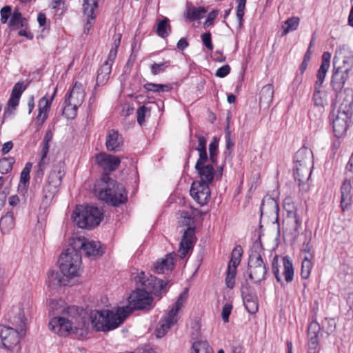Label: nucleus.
<instances>
[{
  "label": "nucleus",
  "instance_id": "obj_1",
  "mask_svg": "<svg viewBox=\"0 0 353 353\" xmlns=\"http://www.w3.org/2000/svg\"><path fill=\"white\" fill-rule=\"evenodd\" d=\"M144 276V272H141L136 279V281L141 283L145 289H139L133 292L129 296V305L125 307L130 308V313L134 310H148L152 302V297L150 294H160L167 285L162 279H157L155 276H150V278L145 279Z\"/></svg>",
  "mask_w": 353,
  "mask_h": 353
},
{
  "label": "nucleus",
  "instance_id": "obj_2",
  "mask_svg": "<svg viewBox=\"0 0 353 353\" xmlns=\"http://www.w3.org/2000/svg\"><path fill=\"white\" fill-rule=\"evenodd\" d=\"M128 307H118L112 310H94L90 314V320L93 327L97 331H109L119 327L130 314Z\"/></svg>",
  "mask_w": 353,
  "mask_h": 353
},
{
  "label": "nucleus",
  "instance_id": "obj_3",
  "mask_svg": "<svg viewBox=\"0 0 353 353\" xmlns=\"http://www.w3.org/2000/svg\"><path fill=\"white\" fill-rule=\"evenodd\" d=\"M94 190L100 200L112 205H118L127 200L123 185L111 179L108 174L103 175L100 183L94 185Z\"/></svg>",
  "mask_w": 353,
  "mask_h": 353
},
{
  "label": "nucleus",
  "instance_id": "obj_4",
  "mask_svg": "<svg viewBox=\"0 0 353 353\" xmlns=\"http://www.w3.org/2000/svg\"><path fill=\"white\" fill-rule=\"evenodd\" d=\"M65 174V164L59 161L53 164L47 181L43 187V202L50 204L59 190L62 179Z\"/></svg>",
  "mask_w": 353,
  "mask_h": 353
},
{
  "label": "nucleus",
  "instance_id": "obj_5",
  "mask_svg": "<svg viewBox=\"0 0 353 353\" xmlns=\"http://www.w3.org/2000/svg\"><path fill=\"white\" fill-rule=\"evenodd\" d=\"M331 54L325 52L322 55V62L316 74V81L314 83V90L312 96L314 105L315 108L324 109L327 105V92L323 89V83L324 82L326 74L330 68Z\"/></svg>",
  "mask_w": 353,
  "mask_h": 353
},
{
  "label": "nucleus",
  "instance_id": "obj_6",
  "mask_svg": "<svg viewBox=\"0 0 353 353\" xmlns=\"http://www.w3.org/2000/svg\"><path fill=\"white\" fill-rule=\"evenodd\" d=\"M102 217L101 210L92 205L77 206L72 215L73 221L79 228L88 229L98 226Z\"/></svg>",
  "mask_w": 353,
  "mask_h": 353
},
{
  "label": "nucleus",
  "instance_id": "obj_7",
  "mask_svg": "<svg viewBox=\"0 0 353 353\" xmlns=\"http://www.w3.org/2000/svg\"><path fill=\"white\" fill-rule=\"evenodd\" d=\"M81 256L76 248L67 249L59 258L61 272L66 277L73 278L79 276L81 271Z\"/></svg>",
  "mask_w": 353,
  "mask_h": 353
},
{
  "label": "nucleus",
  "instance_id": "obj_8",
  "mask_svg": "<svg viewBox=\"0 0 353 353\" xmlns=\"http://www.w3.org/2000/svg\"><path fill=\"white\" fill-rule=\"evenodd\" d=\"M188 297V291L185 289L182 292L172 308L168 311L165 316L160 321L156 330L158 338L164 336L170 327L178 321L177 313L184 306Z\"/></svg>",
  "mask_w": 353,
  "mask_h": 353
},
{
  "label": "nucleus",
  "instance_id": "obj_9",
  "mask_svg": "<svg viewBox=\"0 0 353 353\" xmlns=\"http://www.w3.org/2000/svg\"><path fill=\"white\" fill-rule=\"evenodd\" d=\"M352 96L345 103H342L336 112H333L330 114L332 121L333 130L336 137H341L345 134L348 127V120L352 114Z\"/></svg>",
  "mask_w": 353,
  "mask_h": 353
},
{
  "label": "nucleus",
  "instance_id": "obj_10",
  "mask_svg": "<svg viewBox=\"0 0 353 353\" xmlns=\"http://www.w3.org/2000/svg\"><path fill=\"white\" fill-rule=\"evenodd\" d=\"M255 250L250 254L248 261L249 277L254 283H258L265 279L267 269L261 255L258 253L257 250L261 248V245L255 243L253 245Z\"/></svg>",
  "mask_w": 353,
  "mask_h": 353
},
{
  "label": "nucleus",
  "instance_id": "obj_11",
  "mask_svg": "<svg viewBox=\"0 0 353 353\" xmlns=\"http://www.w3.org/2000/svg\"><path fill=\"white\" fill-rule=\"evenodd\" d=\"M346 178L341 185V207L343 211L348 210L352 205V195L351 190L353 183V153L346 165Z\"/></svg>",
  "mask_w": 353,
  "mask_h": 353
},
{
  "label": "nucleus",
  "instance_id": "obj_12",
  "mask_svg": "<svg viewBox=\"0 0 353 353\" xmlns=\"http://www.w3.org/2000/svg\"><path fill=\"white\" fill-rule=\"evenodd\" d=\"M20 334L18 328L0 325V344L8 350L19 349Z\"/></svg>",
  "mask_w": 353,
  "mask_h": 353
},
{
  "label": "nucleus",
  "instance_id": "obj_13",
  "mask_svg": "<svg viewBox=\"0 0 353 353\" xmlns=\"http://www.w3.org/2000/svg\"><path fill=\"white\" fill-rule=\"evenodd\" d=\"M334 69L345 74L353 67V54L345 49H340L336 52L333 60Z\"/></svg>",
  "mask_w": 353,
  "mask_h": 353
},
{
  "label": "nucleus",
  "instance_id": "obj_14",
  "mask_svg": "<svg viewBox=\"0 0 353 353\" xmlns=\"http://www.w3.org/2000/svg\"><path fill=\"white\" fill-rule=\"evenodd\" d=\"M72 323L74 322L71 317L57 316L50 321L49 327L58 335L65 336L73 333Z\"/></svg>",
  "mask_w": 353,
  "mask_h": 353
},
{
  "label": "nucleus",
  "instance_id": "obj_15",
  "mask_svg": "<svg viewBox=\"0 0 353 353\" xmlns=\"http://www.w3.org/2000/svg\"><path fill=\"white\" fill-rule=\"evenodd\" d=\"M74 244L75 247H79L80 251L88 257L101 256L103 253L99 241H90L84 237H78Z\"/></svg>",
  "mask_w": 353,
  "mask_h": 353
},
{
  "label": "nucleus",
  "instance_id": "obj_16",
  "mask_svg": "<svg viewBox=\"0 0 353 353\" xmlns=\"http://www.w3.org/2000/svg\"><path fill=\"white\" fill-rule=\"evenodd\" d=\"M214 164L209 163L205 165H200L199 166L195 165V170L199 178L198 182H202L203 183L210 184L214 178L216 177L217 179H221L222 176L223 167L220 166L218 168V173L215 174L214 168Z\"/></svg>",
  "mask_w": 353,
  "mask_h": 353
},
{
  "label": "nucleus",
  "instance_id": "obj_17",
  "mask_svg": "<svg viewBox=\"0 0 353 353\" xmlns=\"http://www.w3.org/2000/svg\"><path fill=\"white\" fill-rule=\"evenodd\" d=\"M208 183L194 181L190 188V195L201 205L207 203L210 196V190Z\"/></svg>",
  "mask_w": 353,
  "mask_h": 353
},
{
  "label": "nucleus",
  "instance_id": "obj_18",
  "mask_svg": "<svg viewBox=\"0 0 353 353\" xmlns=\"http://www.w3.org/2000/svg\"><path fill=\"white\" fill-rule=\"evenodd\" d=\"M49 312L52 315L67 316V317H76L78 314V307L68 306L62 300H52L49 305Z\"/></svg>",
  "mask_w": 353,
  "mask_h": 353
},
{
  "label": "nucleus",
  "instance_id": "obj_19",
  "mask_svg": "<svg viewBox=\"0 0 353 353\" xmlns=\"http://www.w3.org/2000/svg\"><path fill=\"white\" fill-rule=\"evenodd\" d=\"M97 164L105 171L112 172L115 170L121 163L119 157L101 152L96 156Z\"/></svg>",
  "mask_w": 353,
  "mask_h": 353
},
{
  "label": "nucleus",
  "instance_id": "obj_20",
  "mask_svg": "<svg viewBox=\"0 0 353 353\" xmlns=\"http://www.w3.org/2000/svg\"><path fill=\"white\" fill-rule=\"evenodd\" d=\"M8 316L10 323L21 330H23L28 321L26 316L25 307L21 304L13 307Z\"/></svg>",
  "mask_w": 353,
  "mask_h": 353
},
{
  "label": "nucleus",
  "instance_id": "obj_21",
  "mask_svg": "<svg viewBox=\"0 0 353 353\" xmlns=\"http://www.w3.org/2000/svg\"><path fill=\"white\" fill-rule=\"evenodd\" d=\"M57 89L55 88L52 95L50 97L45 96L39 101V113L37 117V124L41 127L48 118V112L52 101L56 95Z\"/></svg>",
  "mask_w": 353,
  "mask_h": 353
},
{
  "label": "nucleus",
  "instance_id": "obj_22",
  "mask_svg": "<svg viewBox=\"0 0 353 353\" xmlns=\"http://www.w3.org/2000/svg\"><path fill=\"white\" fill-rule=\"evenodd\" d=\"M123 145V139L122 135L117 130H109L105 139L106 149L110 152H117L121 150Z\"/></svg>",
  "mask_w": 353,
  "mask_h": 353
},
{
  "label": "nucleus",
  "instance_id": "obj_23",
  "mask_svg": "<svg viewBox=\"0 0 353 353\" xmlns=\"http://www.w3.org/2000/svg\"><path fill=\"white\" fill-rule=\"evenodd\" d=\"M194 242V229L188 227L184 232L179 244V252L181 258H184L188 252L193 248Z\"/></svg>",
  "mask_w": 353,
  "mask_h": 353
},
{
  "label": "nucleus",
  "instance_id": "obj_24",
  "mask_svg": "<svg viewBox=\"0 0 353 353\" xmlns=\"http://www.w3.org/2000/svg\"><path fill=\"white\" fill-rule=\"evenodd\" d=\"M312 168L306 166H296L294 167V175L296 181L299 182L300 190L302 192H307L309 189L307 181L310 179L312 173Z\"/></svg>",
  "mask_w": 353,
  "mask_h": 353
},
{
  "label": "nucleus",
  "instance_id": "obj_25",
  "mask_svg": "<svg viewBox=\"0 0 353 353\" xmlns=\"http://www.w3.org/2000/svg\"><path fill=\"white\" fill-rule=\"evenodd\" d=\"M294 165L299 167L306 166L313 168L314 156L312 151L307 147L300 148L295 154Z\"/></svg>",
  "mask_w": 353,
  "mask_h": 353
},
{
  "label": "nucleus",
  "instance_id": "obj_26",
  "mask_svg": "<svg viewBox=\"0 0 353 353\" xmlns=\"http://www.w3.org/2000/svg\"><path fill=\"white\" fill-rule=\"evenodd\" d=\"M84 98L85 92L83 85L76 82L65 101L67 103H72L74 107H79L82 104Z\"/></svg>",
  "mask_w": 353,
  "mask_h": 353
},
{
  "label": "nucleus",
  "instance_id": "obj_27",
  "mask_svg": "<svg viewBox=\"0 0 353 353\" xmlns=\"http://www.w3.org/2000/svg\"><path fill=\"white\" fill-rule=\"evenodd\" d=\"M174 253H170L165 258L156 261L153 266L155 272L160 274L171 270L174 267Z\"/></svg>",
  "mask_w": 353,
  "mask_h": 353
},
{
  "label": "nucleus",
  "instance_id": "obj_28",
  "mask_svg": "<svg viewBox=\"0 0 353 353\" xmlns=\"http://www.w3.org/2000/svg\"><path fill=\"white\" fill-rule=\"evenodd\" d=\"M74 323H72L73 333L79 336H84L88 333V323L84 317H82L79 313L78 307V314L76 317H71Z\"/></svg>",
  "mask_w": 353,
  "mask_h": 353
},
{
  "label": "nucleus",
  "instance_id": "obj_29",
  "mask_svg": "<svg viewBox=\"0 0 353 353\" xmlns=\"http://www.w3.org/2000/svg\"><path fill=\"white\" fill-rule=\"evenodd\" d=\"M274 97V88L272 84L264 85L260 92L259 105L261 108H268L272 103Z\"/></svg>",
  "mask_w": 353,
  "mask_h": 353
},
{
  "label": "nucleus",
  "instance_id": "obj_30",
  "mask_svg": "<svg viewBox=\"0 0 353 353\" xmlns=\"http://www.w3.org/2000/svg\"><path fill=\"white\" fill-rule=\"evenodd\" d=\"M348 79V74L334 69L331 84L336 92H341Z\"/></svg>",
  "mask_w": 353,
  "mask_h": 353
},
{
  "label": "nucleus",
  "instance_id": "obj_31",
  "mask_svg": "<svg viewBox=\"0 0 353 353\" xmlns=\"http://www.w3.org/2000/svg\"><path fill=\"white\" fill-rule=\"evenodd\" d=\"M112 67L108 64H103L97 71L96 79V85L100 86L105 85L110 79V74Z\"/></svg>",
  "mask_w": 353,
  "mask_h": 353
},
{
  "label": "nucleus",
  "instance_id": "obj_32",
  "mask_svg": "<svg viewBox=\"0 0 353 353\" xmlns=\"http://www.w3.org/2000/svg\"><path fill=\"white\" fill-rule=\"evenodd\" d=\"M14 227V219L12 211H8L0 219V228L3 233H8Z\"/></svg>",
  "mask_w": 353,
  "mask_h": 353
},
{
  "label": "nucleus",
  "instance_id": "obj_33",
  "mask_svg": "<svg viewBox=\"0 0 353 353\" xmlns=\"http://www.w3.org/2000/svg\"><path fill=\"white\" fill-rule=\"evenodd\" d=\"M46 282L50 288H56L61 285H65V280L61 274L57 271H50L48 273Z\"/></svg>",
  "mask_w": 353,
  "mask_h": 353
},
{
  "label": "nucleus",
  "instance_id": "obj_34",
  "mask_svg": "<svg viewBox=\"0 0 353 353\" xmlns=\"http://www.w3.org/2000/svg\"><path fill=\"white\" fill-rule=\"evenodd\" d=\"M283 275L286 282L290 283L294 278V268L292 263L288 256L283 258Z\"/></svg>",
  "mask_w": 353,
  "mask_h": 353
},
{
  "label": "nucleus",
  "instance_id": "obj_35",
  "mask_svg": "<svg viewBox=\"0 0 353 353\" xmlns=\"http://www.w3.org/2000/svg\"><path fill=\"white\" fill-rule=\"evenodd\" d=\"M27 20L22 17L21 12L18 10H14L11 16L9 21V26L14 29L26 27L27 26Z\"/></svg>",
  "mask_w": 353,
  "mask_h": 353
},
{
  "label": "nucleus",
  "instance_id": "obj_36",
  "mask_svg": "<svg viewBox=\"0 0 353 353\" xmlns=\"http://www.w3.org/2000/svg\"><path fill=\"white\" fill-rule=\"evenodd\" d=\"M244 305L250 314H255L258 311L257 298L252 294H247L243 297Z\"/></svg>",
  "mask_w": 353,
  "mask_h": 353
},
{
  "label": "nucleus",
  "instance_id": "obj_37",
  "mask_svg": "<svg viewBox=\"0 0 353 353\" xmlns=\"http://www.w3.org/2000/svg\"><path fill=\"white\" fill-rule=\"evenodd\" d=\"M99 3L94 0H84L83 7V12L88 18L91 20H94L96 15L94 10L97 8Z\"/></svg>",
  "mask_w": 353,
  "mask_h": 353
},
{
  "label": "nucleus",
  "instance_id": "obj_38",
  "mask_svg": "<svg viewBox=\"0 0 353 353\" xmlns=\"http://www.w3.org/2000/svg\"><path fill=\"white\" fill-rule=\"evenodd\" d=\"M313 259L312 254H310V256H305L304 259L302 261L301 265V275L302 279H307L309 278L311 270L312 268V260Z\"/></svg>",
  "mask_w": 353,
  "mask_h": 353
},
{
  "label": "nucleus",
  "instance_id": "obj_39",
  "mask_svg": "<svg viewBox=\"0 0 353 353\" xmlns=\"http://www.w3.org/2000/svg\"><path fill=\"white\" fill-rule=\"evenodd\" d=\"M191 353H212V349L206 341H196L192 343Z\"/></svg>",
  "mask_w": 353,
  "mask_h": 353
},
{
  "label": "nucleus",
  "instance_id": "obj_40",
  "mask_svg": "<svg viewBox=\"0 0 353 353\" xmlns=\"http://www.w3.org/2000/svg\"><path fill=\"white\" fill-rule=\"evenodd\" d=\"M300 23V19L297 17H292L288 18L285 24L282 26L283 35H285L291 31H294L297 29Z\"/></svg>",
  "mask_w": 353,
  "mask_h": 353
},
{
  "label": "nucleus",
  "instance_id": "obj_41",
  "mask_svg": "<svg viewBox=\"0 0 353 353\" xmlns=\"http://www.w3.org/2000/svg\"><path fill=\"white\" fill-rule=\"evenodd\" d=\"M171 31L170 26L168 23V19L165 18L159 21L157 27V34L162 38H166Z\"/></svg>",
  "mask_w": 353,
  "mask_h": 353
},
{
  "label": "nucleus",
  "instance_id": "obj_42",
  "mask_svg": "<svg viewBox=\"0 0 353 353\" xmlns=\"http://www.w3.org/2000/svg\"><path fill=\"white\" fill-rule=\"evenodd\" d=\"M219 152V140L214 137L209 145V159L212 164L217 163V154Z\"/></svg>",
  "mask_w": 353,
  "mask_h": 353
},
{
  "label": "nucleus",
  "instance_id": "obj_43",
  "mask_svg": "<svg viewBox=\"0 0 353 353\" xmlns=\"http://www.w3.org/2000/svg\"><path fill=\"white\" fill-rule=\"evenodd\" d=\"M241 248H235L232 252V257L228 263V268H231V270L236 272V267L241 261Z\"/></svg>",
  "mask_w": 353,
  "mask_h": 353
},
{
  "label": "nucleus",
  "instance_id": "obj_44",
  "mask_svg": "<svg viewBox=\"0 0 353 353\" xmlns=\"http://www.w3.org/2000/svg\"><path fill=\"white\" fill-rule=\"evenodd\" d=\"M287 221L292 224L294 231L297 232L301 225V221L297 214L296 210H288Z\"/></svg>",
  "mask_w": 353,
  "mask_h": 353
},
{
  "label": "nucleus",
  "instance_id": "obj_45",
  "mask_svg": "<svg viewBox=\"0 0 353 353\" xmlns=\"http://www.w3.org/2000/svg\"><path fill=\"white\" fill-rule=\"evenodd\" d=\"M144 88L148 91L154 92H168L171 89L168 84H156L152 83H147L144 85Z\"/></svg>",
  "mask_w": 353,
  "mask_h": 353
},
{
  "label": "nucleus",
  "instance_id": "obj_46",
  "mask_svg": "<svg viewBox=\"0 0 353 353\" xmlns=\"http://www.w3.org/2000/svg\"><path fill=\"white\" fill-rule=\"evenodd\" d=\"M78 108L79 107H74L72 103L65 101L62 114L67 119H72L76 117Z\"/></svg>",
  "mask_w": 353,
  "mask_h": 353
},
{
  "label": "nucleus",
  "instance_id": "obj_47",
  "mask_svg": "<svg viewBox=\"0 0 353 353\" xmlns=\"http://www.w3.org/2000/svg\"><path fill=\"white\" fill-rule=\"evenodd\" d=\"M320 331V325L316 321H312L308 326V341H318V334Z\"/></svg>",
  "mask_w": 353,
  "mask_h": 353
},
{
  "label": "nucleus",
  "instance_id": "obj_48",
  "mask_svg": "<svg viewBox=\"0 0 353 353\" xmlns=\"http://www.w3.org/2000/svg\"><path fill=\"white\" fill-rule=\"evenodd\" d=\"M14 163V160L12 157L3 158L0 160V172L1 174H7L12 169Z\"/></svg>",
  "mask_w": 353,
  "mask_h": 353
},
{
  "label": "nucleus",
  "instance_id": "obj_49",
  "mask_svg": "<svg viewBox=\"0 0 353 353\" xmlns=\"http://www.w3.org/2000/svg\"><path fill=\"white\" fill-rule=\"evenodd\" d=\"M205 12V10L202 7L190 8L187 10V17L190 20L199 19Z\"/></svg>",
  "mask_w": 353,
  "mask_h": 353
},
{
  "label": "nucleus",
  "instance_id": "obj_50",
  "mask_svg": "<svg viewBox=\"0 0 353 353\" xmlns=\"http://www.w3.org/2000/svg\"><path fill=\"white\" fill-rule=\"evenodd\" d=\"M150 108L145 106L142 105L139 107L137 110V122L140 125H142L145 123V118L146 116L150 115Z\"/></svg>",
  "mask_w": 353,
  "mask_h": 353
},
{
  "label": "nucleus",
  "instance_id": "obj_51",
  "mask_svg": "<svg viewBox=\"0 0 353 353\" xmlns=\"http://www.w3.org/2000/svg\"><path fill=\"white\" fill-rule=\"evenodd\" d=\"M238 6L236 8V17L239 20V26H241L243 24V17L244 15V10L245 8V1L237 0Z\"/></svg>",
  "mask_w": 353,
  "mask_h": 353
},
{
  "label": "nucleus",
  "instance_id": "obj_52",
  "mask_svg": "<svg viewBox=\"0 0 353 353\" xmlns=\"http://www.w3.org/2000/svg\"><path fill=\"white\" fill-rule=\"evenodd\" d=\"M168 67V62H162L160 63H153L150 67L151 73L153 75H157L163 72Z\"/></svg>",
  "mask_w": 353,
  "mask_h": 353
},
{
  "label": "nucleus",
  "instance_id": "obj_53",
  "mask_svg": "<svg viewBox=\"0 0 353 353\" xmlns=\"http://www.w3.org/2000/svg\"><path fill=\"white\" fill-rule=\"evenodd\" d=\"M267 203H265V201L263 202L261 208V214H263L265 211L268 210V208L270 207L272 212H276L278 210V206L276 201L273 199H268L266 201Z\"/></svg>",
  "mask_w": 353,
  "mask_h": 353
},
{
  "label": "nucleus",
  "instance_id": "obj_54",
  "mask_svg": "<svg viewBox=\"0 0 353 353\" xmlns=\"http://www.w3.org/2000/svg\"><path fill=\"white\" fill-rule=\"evenodd\" d=\"M236 272L231 270V268H228L227 274L225 277V284L228 288L232 289L235 283V276Z\"/></svg>",
  "mask_w": 353,
  "mask_h": 353
},
{
  "label": "nucleus",
  "instance_id": "obj_55",
  "mask_svg": "<svg viewBox=\"0 0 353 353\" xmlns=\"http://www.w3.org/2000/svg\"><path fill=\"white\" fill-rule=\"evenodd\" d=\"M324 109L315 108V105L310 110L309 117L310 119L314 121H320L321 119Z\"/></svg>",
  "mask_w": 353,
  "mask_h": 353
},
{
  "label": "nucleus",
  "instance_id": "obj_56",
  "mask_svg": "<svg viewBox=\"0 0 353 353\" xmlns=\"http://www.w3.org/2000/svg\"><path fill=\"white\" fill-rule=\"evenodd\" d=\"M278 259L279 257L277 255H276L272 262V268L273 274L275 276V279L277 282L281 283L282 282V276L279 274V266H278Z\"/></svg>",
  "mask_w": 353,
  "mask_h": 353
},
{
  "label": "nucleus",
  "instance_id": "obj_57",
  "mask_svg": "<svg viewBox=\"0 0 353 353\" xmlns=\"http://www.w3.org/2000/svg\"><path fill=\"white\" fill-rule=\"evenodd\" d=\"M26 89V87L23 86V83L21 82L17 83L12 91L11 97L14 98L20 99L23 92Z\"/></svg>",
  "mask_w": 353,
  "mask_h": 353
},
{
  "label": "nucleus",
  "instance_id": "obj_58",
  "mask_svg": "<svg viewBox=\"0 0 353 353\" xmlns=\"http://www.w3.org/2000/svg\"><path fill=\"white\" fill-rule=\"evenodd\" d=\"M232 310V304L230 303H226L223 308L221 312V316L223 321L225 323L228 322L229 316L230 315L231 311Z\"/></svg>",
  "mask_w": 353,
  "mask_h": 353
},
{
  "label": "nucleus",
  "instance_id": "obj_59",
  "mask_svg": "<svg viewBox=\"0 0 353 353\" xmlns=\"http://www.w3.org/2000/svg\"><path fill=\"white\" fill-rule=\"evenodd\" d=\"M201 39L203 45L210 50L213 49V45L211 41V34L210 32L202 34Z\"/></svg>",
  "mask_w": 353,
  "mask_h": 353
},
{
  "label": "nucleus",
  "instance_id": "obj_60",
  "mask_svg": "<svg viewBox=\"0 0 353 353\" xmlns=\"http://www.w3.org/2000/svg\"><path fill=\"white\" fill-rule=\"evenodd\" d=\"M46 164H47V161H44L42 163V161H39L38 165H37V170L35 173L36 180L41 181V179L43 176V174H44V168Z\"/></svg>",
  "mask_w": 353,
  "mask_h": 353
},
{
  "label": "nucleus",
  "instance_id": "obj_61",
  "mask_svg": "<svg viewBox=\"0 0 353 353\" xmlns=\"http://www.w3.org/2000/svg\"><path fill=\"white\" fill-rule=\"evenodd\" d=\"M11 15V8L9 6L3 7L1 10V21L3 23H6Z\"/></svg>",
  "mask_w": 353,
  "mask_h": 353
},
{
  "label": "nucleus",
  "instance_id": "obj_62",
  "mask_svg": "<svg viewBox=\"0 0 353 353\" xmlns=\"http://www.w3.org/2000/svg\"><path fill=\"white\" fill-rule=\"evenodd\" d=\"M230 72V67L229 65H224L219 68L215 73V75L219 78L226 77Z\"/></svg>",
  "mask_w": 353,
  "mask_h": 353
},
{
  "label": "nucleus",
  "instance_id": "obj_63",
  "mask_svg": "<svg viewBox=\"0 0 353 353\" xmlns=\"http://www.w3.org/2000/svg\"><path fill=\"white\" fill-rule=\"evenodd\" d=\"M117 50L116 49H111L107 60L105 61L104 64H108L110 66H112L114 59L117 57Z\"/></svg>",
  "mask_w": 353,
  "mask_h": 353
},
{
  "label": "nucleus",
  "instance_id": "obj_64",
  "mask_svg": "<svg viewBox=\"0 0 353 353\" xmlns=\"http://www.w3.org/2000/svg\"><path fill=\"white\" fill-rule=\"evenodd\" d=\"M314 340V339H312ZM319 341H308V350L307 353H319L317 349Z\"/></svg>",
  "mask_w": 353,
  "mask_h": 353
}]
</instances>
